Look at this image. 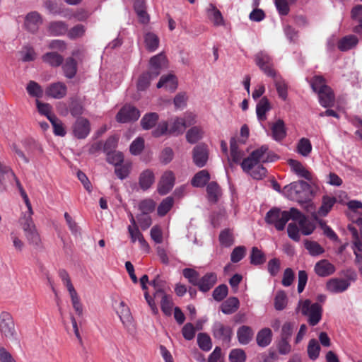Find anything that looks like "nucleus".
<instances>
[{
  "label": "nucleus",
  "instance_id": "nucleus-1",
  "mask_svg": "<svg viewBox=\"0 0 362 362\" xmlns=\"http://www.w3.org/2000/svg\"><path fill=\"white\" fill-rule=\"evenodd\" d=\"M291 219L294 222L288 225L287 233L288 237L296 242L300 240V233L303 235H309L315 229V224L303 214L298 209L291 208Z\"/></svg>",
  "mask_w": 362,
  "mask_h": 362
},
{
  "label": "nucleus",
  "instance_id": "nucleus-2",
  "mask_svg": "<svg viewBox=\"0 0 362 362\" xmlns=\"http://www.w3.org/2000/svg\"><path fill=\"white\" fill-rule=\"evenodd\" d=\"M296 311H300L303 315L307 316L311 326L316 325L322 318V306L317 303L312 304L308 299L299 300Z\"/></svg>",
  "mask_w": 362,
  "mask_h": 362
},
{
  "label": "nucleus",
  "instance_id": "nucleus-3",
  "mask_svg": "<svg viewBox=\"0 0 362 362\" xmlns=\"http://www.w3.org/2000/svg\"><path fill=\"white\" fill-rule=\"evenodd\" d=\"M310 185L305 181L293 182L284 188V193L291 199L301 202L309 199Z\"/></svg>",
  "mask_w": 362,
  "mask_h": 362
},
{
  "label": "nucleus",
  "instance_id": "nucleus-4",
  "mask_svg": "<svg viewBox=\"0 0 362 362\" xmlns=\"http://www.w3.org/2000/svg\"><path fill=\"white\" fill-rule=\"evenodd\" d=\"M272 161H274V159H269L268 147L262 146L253 151L249 157L243 159L241 162V167L244 171H248L252 167H256L258 163Z\"/></svg>",
  "mask_w": 362,
  "mask_h": 362
},
{
  "label": "nucleus",
  "instance_id": "nucleus-5",
  "mask_svg": "<svg viewBox=\"0 0 362 362\" xmlns=\"http://www.w3.org/2000/svg\"><path fill=\"white\" fill-rule=\"evenodd\" d=\"M290 219H291V208L289 211L272 209L267 213L265 216L266 222L274 225L278 230H283Z\"/></svg>",
  "mask_w": 362,
  "mask_h": 362
},
{
  "label": "nucleus",
  "instance_id": "nucleus-6",
  "mask_svg": "<svg viewBox=\"0 0 362 362\" xmlns=\"http://www.w3.org/2000/svg\"><path fill=\"white\" fill-rule=\"evenodd\" d=\"M59 276L62 279L63 284L66 286L72 303L73 308L78 316L83 315V305L80 301L79 297L76 291L75 290L69 274L65 270L59 272Z\"/></svg>",
  "mask_w": 362,
  "mask_h": 362
},
{
  "label": "nucleus",
  "instance_id": "nucleus-7",
  "mask_svg": "<svg viewBox=\"0 0 362 362\" xmlns=\"http://www.w3.org/2000/svg\"><path fill=\"white\" fill-rule=\"evenodd\" d=\"M0 333L1 336L8 339H16L15 323L12 315L7 312L0 314Z\"/></svg>",
  "mask_w": 362,
  "mask_h": 362
},
{
  "label": "nucleus",
  "instance_id": "nucleus-8",
  "mask_svg": "<svg viewBox=\"0 0 362 362\" xmlns=\"http://www.w3.org/2000/svg\"><path fill=\"white\" fill-rule=\"evenodd\" d=\"M255 60L256 64L266 75L272 78L276 76V71L273 69L272 59L266 52L261 51L258 52L255 57Z\"/></svg>",
  "mask_w": 362,
  "mask_h": 362
},
{
  "label": "nucleus",
  "instance_id": "nucleus-9",
  "mask_svg": "<svg viewBox=\"0 0 362 362\" xmlns=\"http://www.w3.org/2000/svg\"><path fill=\"white\" fill-rule=\"evenodd\" d=\"M117 313L127 332L130 334H134L136 331L134 319L129 307L124 303V301H121L119 303V307L117 308Z\"/></svg>",
  "mask_w": 362,
  "mask_h": 362
},
{
  "label": "nucleus",
  "instance_id": "nucleus-10",
  "mask_svg": "<svg viewBox=\"0 0 362 362\" xmlns=\"http://www.w3.org/2000/svg\"><path fill=\"white\" fill-rule=\"evenodd\" d=\"M140 117L137 108L130 105L123 106L116 115V120L120 123H127L136 121Z\"/></svg>",
  "mask_w": 362,
  "mask_h": 362
},
{
  "label": "nucleus",
  "instance_id": "nucleus-11",
  "mask_svg": "<svg viewBox=\"0 0 362 362\" xmlns=\"http://www.w3.org/2000/svg\"><path fill=\"white\" fill-rule=\"evenodd\" d=\"M72 131L76 138L85 139L90 132V124L86 118L80 117L73 124Z\"/></svg>",
  "mask_w": 362,
  "mask_h": 362
},
{
  "label": "nucleus",
  "instance_id": "nucleus-12",
  "mask_svg": "<svg viewBox=\"0 0 362 362\" xmlns=\"http://www.w3.org/2000/svg\"><path fill=\"white\" fill-rule=\"evenodd\" d=\"M175 182L174 173L167 170L163 173L158 184V192L160 194H168L173 187Z\"/></svg>",
  "mask_w": 362,
  "mask_h": 362
},
{
  "label": "nucleus",
  "instance_id": "nucleus-13",
  "mask_svg": "<svg viewBox=\"0 0 362 362\" xmlns=\"http://www.w3.org/2000/svg\"><path fill=\"white\" fill-rule=\"evenodd\" d=\"M167 65L166 57L163 53H160L151 58L148 72L152 74L153 77H157L160 74L161 69L167 68Z\"/></svg>",
  "mask_w": 362,
  "mask_h": 362
},
{
  "label": "nucleus",
  "instance_id": "nucleus-14",
  "mask_svg": "<svg viewBox=\"0 0 362 362\" xmlns=\"http://www.w3.org/2000/svg\"><path fill=\"white\" fill-rule=\"evenodd\" d=\"M350 283L348 280L340 278H332L326 283V289L332 293H342L348 289Z\"/></svg>",
  "mask_w": 362,
  "mask_h": 362
},
{
  "label": "nucleus",
  "instance_id": "nucleus-15",
  "mask_svg": "<svg viewBox=\"0 0 362 362\" xmlns=\"http://www.w3.org/2000/svg\"><path fill=\"white\" fill-rule=\"evenodd\" d=\"M193 162L199 168L204 166L209 157V151L204 145H198L193 148Z\"/></svg>",
  "mask_w": 362,
  "mask_h": 362
},
{
  "label": "nucleus",
  "instance_id": "nucleus-16",
  "mask_svg": "<svg viewBox=\"0 0 362 362\" xmlns=\"http://www.w3.org/2000/svg\"><path fill=\"white\" fill-rule=\"evenodd\" d=\"M335 267L327 259L318 261L314 267L315 274L320 277H325L333 274L335 272Z\"/></svg>",
  "mask_w": 362,
  "mask_h": 362
},
{
  "label": "nucleus",
  "instance_id": "nucleus-17",
  "mask_svg": "<svg viewBox=\"0 0 362 362\" xmlns=\"http://www.w3.org/2000/svg\"><path fill=\"white\" fill-rule=\"evenodd\" d=\"M195 122L194 119L192 117L189 120L186 121L183 118H176L170 124L169 133L174 135L182 134L186 127Z\"/></svg>",
  "mask_w": 362,
  "mask_h": 362
},
{
  "label": "nucleus",
  "instance_id": "nucleus-18",
  "mask_svg": "<svg viewBox=\"0 0 362 362\" xmlns=\"http://www.w3.org/2000/svg\"><path fill=\"white\" fill-rule=\"evenodd\" d=\"M213 334L215 338L228 342L230 340L232 329L221 322H216L213 327Z\"/></svg>",
  "mask_w": 362,
  "mask_h": 362
},
{
  "label": "nucleus",
  "instance_id": "nucleus-19",
  "mask_svg": "<svg viewBox=\"0 0 362 362\" xmlns=\"http://www.w3.org/2000/svg\"><path fill=\"white\" fill-rule=\"evenodd\" d=\"M67 88L62 82H56L50 84L47 90L46 94L53 98L60 99L66 95Z\"/></svg>",
  "mask_w": 362,
  "mask_h": 362
},
{
  "label": "nucleus",
  "instance_id": "nucleus-20",
  "mask_svg": "<svg viewBox=\"0 0 362 362\" xmlns=\"http://www.w3.org/2000/svg\"><path fill=\"white\" fill-rule=\"evenodd\" d=\"M319 102L324 107H332L334 104V95L331 88L324 87V89L317 90Z\"/></svg>",
  "mask_w": 362,
  "mask_h": 362
},
{
  "label": "nucleus",
  "instance_id": "nucleus-21",
  "mask_svg": "<svg viewBox=\"0 0 362 362\" xmlns=\"http://www.w3.org/2000/svg\"><path fill=\"white\" fill-rule=\"evenodd\" d=\"M127 230L130 235L131 241L133 243H134L136 241H138L141 247L146 252H148L150 250L149 245L144 239L142 233L139 229V227L128 226Z\"/></svg>",
  "mask_w": 362,
  "mask_h": 362
},
{
  "label": "nucleus",
  "instance_id": "nucleus-22",
  "mask_svg": "<svg viewBox=\"0 0 362 362\" xmlns=\"http://www.w3.org/2000/svg\"><path fill=\"white\" fill-rule=\"evenodd\" d=\"M42 23V18L37 12H30L25 17V27L31 33L36 32Z\"/></svg>",
  "mask_w": 362,
  "mask_h": 362
},
{
  "label": "nucleus",
  "instance_id": "nucleus-23",
  "mask_svg": "<svg viewBox=\"0 0 362 362\" xmlns=\"http://www.w3.org/2000/svg\"><path fill=\"white\" fill-rule=\"evenodd\" d=\"M67 31L68 25L62 21H52L47 25V32L52 36H62Z\"/></svg>",
  "mask_w": 362,
  "mask_h": 362
},
{
  "label": "nucleus",
  "instance_id": "nucleus-24",
  "mask_svg": "<svg viewBox=\"0 0 362 362\" xmlns=\"http://www.w3.org/2000/svg\"><path fill=\"white\" fill-rule=\"evenodd\" d=\"M157 88H164L165 90L173 92L177 88V80L172 74L162 76L157 83Z\"/></svg>",
  "mask_w": 362,
  "mask_h": 362
},
{
  "label": "nucleus",
  "instance_id": "nucleus-25",
  "mask_svg": "<svg viewBox=\"0 0 362 362\" xmlns=\"http://www.w3.org/2000/svg\"><path fill=\"white\" fill-rule=\"evenodd\" d=\"M217 276L215 273L206 274L198 282L197 286L202 292L209 291L216 283Z\"/></svg>",
  "mask_w": 362,
  "mask_h": 362
},
{
  "label": "nucleus",
  "instance_id": "nucleus-26",
  "mask_svg": "<svg viewBox=\"0 0 362 362\" xmlns=\"http://www.w3.org/2000/svg\"><path fill=\"white\" fill-rule=\"evenodd\" d=\"M208 18L216 26L223 25L224 24L223 18L221 11L212 4H209L206 8Z\"/></svg>",
  "mask_w": 362,
  "mask_h": 362
},
{
  "label": "nucleus",
  "instance_id": "nucleus-27",
  "mask_svg": "<svg viewBox=\"0 0 362 362\" xmlns=\"http://www.w3.org/2000/svg\"><path fill=\"white\" fill-rule=\"evenodd\" d=\"M155 181V175L152 170L146 169L139 175V184L143 190L149 189Z\"/></svg>",
  "mask_w": 362,
  "mask_h": 362
},
{
  "label": "nucleus",
  "instance_id": "nucleus-28",
  "mask_svg": "<svg viewBox=\"0 0 362 362\" xmlns=\"http://www.w3.org/2000/svg\"><path fill=\"white\" fill-rule=\"evenodd\" d=\"M272 137L276 141H281L286 136L285 124L282 119H278L271 126Z\"/></svg>",
  "mask_w": 362,
  "mask_h": 362
},
{
  "label": "nucleus",
  "instance_id": "nucleus-29",
  "mask_svg": "<svg viewBox=\"0 0 362 362\" xmlns=\"http://www.w3.org/2000/svg\"><path fill=\"white\" fill-rule=\"evenodd\" d=\"M254 332L251 327L246 325L240 327L237 330V337L240 344H247L252 339Z\"/></svg>",
  "mask_w": 362,
  "mask_h": 362
},
{
  "label": "nucleus",
  "instance_id": "nucleus-30",
  "mask_svg": "<svg viewBox=\"0 0 362 362\" xmlns=\"http://www.w3.org/2000/svg\"><path fill=\"white\" fill-rule=\"evenodd\" d=\"M272 339V332L269 328L260 329L256 336L257 344L260 347L269 346Z\"/></svg>",
  "mask_w": 362,
  "mask_h": 362
},
{
  "label": "nucleus",
  "instance_id": "nucleus-31",
  "mask_svg": "<svg viewBox=\"0 0 362 362\" xmlns=\"http://www.w3.org/2000/svg\"><path fill=\"white\" fill-rule=\"evenodd\" d=\"M288 163L292 170L298 176L304 177L308 180L312 179L310 173L298 160L291 159Z\"/></svg>",
  "mask_w": 362,
  "mask_h": 362
},
{
  "label": "nucleus",
  "instance_id": "nucleus-32",
  "mask_svg": "<svg viewBox=\"0 0 362 362\" xmlns=\"http://www.w3.org/2000/svg\"><path fill=\"white\" fill-rule=\"evenodd\" d=\"M62 69L66 78H73L77 72V62L73 57L66 58Z\"/></svg>",
  "mask_w": 362,
  "mask_h": 362
},
{
  "label": "nucleus",
  "instance_id": "nucleus-33",
  "mask_svg": "<svg viewBox=\"0 0 362 362\" xmlns=\"http://www.w3.org/2000/svg\"><path fill=\"white\" fill-rule=\"evenodd\" d=\"M45 63L48 64L52 67H57L62 64L64 58L62 55L55 52H47L42 57Z\"/></svg>",
  "mask_w": 362,
  "mask_h": 362
},
{
  "label": "nucleus",
  "instance_id": "nucleus-34",
  "mask_svg": "<svg viewBox=\"0 0 362 362\" xmlns=\"http://www.w3.org/2000/svg\"><path fill=\"white\" fill-rule=\"evenodd\" d=\"M230 157L228 158V161L240 162L244 156V152L238 148L237 141L234 138H232L230 141Z\"/></svg>",
  "mask_w": 362,
  "mask_h": 362
},
{
  "label": "nucleus",
  "instance_id": "nucleus-35",
  "mask_svg": "<svg viewBox=\"0 0 362 362\" xmlns=\"http://www.w3.org/2000/svg\"><path fill=\"white\" fill-rule=\"evenodd\" d=\"M239 304V300L236 297H230L221 304V309L224 314H232L238 310Z\"/></svg>",
  "mask_w": 362,
  "mask_h": 362
},
{
  "label": "nucleus",
  "instance_id": "nucleus-36",
  "mask_svg": "<svg viewBox=\"0 0 362 362\" xmlns=\"http://www.w3.org/2000/svg\"><path fill=\"white\" fill-rule=\"evenodd\" d=\"M336 202L337 199L334 197H329L327 195L323 196L322 205L319 208L317 214L320 216H325L333 207Z\"/></svg>",
  "mask_w": 362,
  "mask_h": 362
},
{
  "label": "nucleus",
  "instance_id": "nucleus-37",
  "mask_svg": "<svg viewBox=\"0 0 362 362\" xmlns=\"http://www.w3.org/2000/svg\"><path fill=\"white\" fill-rule=\"evenodd\" d=\"M210 175L206 170L199 171L192 179L191 184L195 187H202L209 180Z\"/></svg>",
  "mask_w": 362,
  "mask_h": 362
},
{
  "label": "nucleus",
  "instance_id": "nucleus-38",
  "mask_svg": "<svg viewBox=\"0 0 362 362\" xmlns=\"http://www.w3.org/2000/svg\"><path fill=\"white\" fill-rule=\"evenodd\" d=\"M271 109V105L269 100L264 97L262 98L257 105L256 112L257 118L259 120L266 119V112Z\"/></svg>",
  "mask_w": 362,
  "mask_h": 362
},
{
  "label": "nucleus",
  "instance_id": "nucleus-39",
  "mask_svg": "<svg viewBox=\"0 0 362 362\" xmlns=\"http://www.w3.org/2000/svg\"><path fill=\"white\" fill-rule=\"evenodd\" d=\"M144 44L148 51L154 52L158 47L159 38L155 33H147L144 35Z\"/></svg>",
  "mask_w": 362,
  "mask_h": 362
},
{
  "label": "nucleus",
  "instance_id": "nucleus-40",
  "mask_svg": "<svg viewBox=\"0 0 362 362\" xmlns=\"http://www.w3.org/2000/svg\"><path fill=\"white\" fill-rule=\"evenodd\" d=\"M358 38L355 35H347L343 37L338 43V48L341 51H347L358 44Z\"/></svg>",
  "mask_w": 362,
  "mask_h": 362
},
{
  "label": "nucleus",
  "instance_id": "nucleus-41",
  "mask_svg": "<svg viewBox=\"0 0 362 362\" xmlns=\"http://www.w3.org/2000/svg\"><path fill=\"white\" fill-rule=\"evenodd\" d=\"M206 192L209 200L212 202H216L221 196V190L215 182H211L207 185Z\"/></svg>",
  "mask_w": 362,
  "mask_h": 362
},
{
  "label": "nucleus",
  "instance_id": "nucleus-42",
  "mask_svg": "<svg viewBox=\"0 0 362 362\" xmlns=\"http://www.w3.org/2000/svg\"><path fill=\"white\" fill-rule=\"evenodd\" d=\"M158 298H160V308L163 313L166 315H170L173 306L172 298L165 293L160 294Z\"/></svg>",
  "mask_w": 362,
  "mask_h": 362
},
{
  "label": "nucleus",
  "instance_id": "nucleus-43",
  "mask_svg": "<svg viewBox=\"0 0 362 362\" xmlns=\"http://www.w3.org/2000/svg\"><path fill=\"white\" fill-rule=\"evenodd\" d=\"M304 246L312 256H318L325 252L323 247L315 241L305 240L304 241Z\"/></svg>",
  "mask_w": 362,
  "mask_h": 362
},
{
  "label": "nucleus",
  "instance_id": "nucleus-44",
  "mask_svg": "<svg viewBox=\"0 0 362 362\" xmlns=\"http://www.w3.org/2000/svg\"><path fill=\"white\" fill-rule=\"evenodd\" d=\"M204 134L203 129L199 127H193L186 134V139L188 142L194 144L200 140Z\"/></svg>",
  "mask_w": 362,
  "mask_h": 362
},
{
  "label": "nucleus",
  "instance_id": "nucleus-45",
  "mask_svg": "<svg viewBox=\"0 0 362 362\" xmlns=\"http://www.w3.org/2000/svg\"><path fill=\"white\" fill-rule=\"evenodd\" d=\"M158 120V115L156 112L145 115L141 120V125L144 129H149L155 126Z\"/></svg>",
  "mask_w": 362,
  "mask_h": 362
},
{
  "label": "nucleus",
  "instance_id": "nucleus-46",
  "mask_svg": "<svg viewBox=\"0 0 362 362\" xmlns=\"http://www.w3.org/2000/svg\"><path fill=\"white\" fill-rule=\"evenodd\" d=\"M266 257L264 253L257 247H253L250 254V262L254 265H259L264 263Z\"/></svg>",
  "mask_w": 362,
  "mask_h": 362
},
{
  "label": "nucleus",
  "instance_id": "nucleus-47",
  "mask_svg": "<svg viewBox=\"0 0 362 362\" xmlns=\"http://www.w3.org/2000/svg\"><path fill=\"white\" fill-rule=\"evenodd\" d=\"M219 241L221 245L230 247L234 243V237L231 230L225 229L219 235Z\"/></svg>",
  "mask_w": 362,
  "mask_h": 362
},
{
  "label": "nucleus",
  "instance_id": "nucleus-48",
  "mask_svg": "<svg viewBox=\"0 0 362 362\" xmlns=\"http://www.w3.org/2000/svg\"><path fill=\"white\" fill-rule=\"evenodd\" d=\"M307 351L308 356L311 360H315L318 358L320 346L315 339H312L309 341Z\"/></svg>",
  "mask_w": 362,
  "mask_h": 362
},
{
  "label": "nucleus",
  "instance_id": "nucleus-49",
  "mask_svg": "<svg viewBox=\"0 0 362 362\" xmlns=\"http://www.w3.org/2000/svg\"><path fill=\"white\" fill-rule=\"evenodd\" d=\"M150 284L154 288L155 292L153 293V297L158 298L160 294L165 293V281L160 278L158 274L155 279L150 282Z\"/></svg>",
  "mask_w": 362,
  "mask_h": 362
},
{
  "label": "nucleus",
  "instance_id": "nucleus-50",
  "mask_svg": "<svg viewBox=\"0 0 362 362\" xmlns=\"http://www.w3.org/2000/svg\"><path fill=\"white\" fill-rule=\"evenodd\" d=\"M174 204L173 198L168 197L165 198L159 204L157 212L160 216H165L173 207Z\"/></svg>",
  "mask_w": 362,
  "mask_h": 362
},
{
  "label": "nucleus",
  "instance_id": "nucleus-51",
  "mask_svg": "<svg viewBox=\"0 0 362 362\" xmlns=\"http://www.w3.org/2000/svg\"><path fill=\"white\" fill-rule=\"evenodd\" d=\"M312 150V145L309 139L302 138L299 140L297 146L298 153L303 156H308Z\"/></svg>",
  "mask_w": 362,
  "mask_h": 362
},
{
  "label": "nucleus",
  "instance_id": "nucleus-52",
  "mask_svg": "<svg viewBox=\"0 0 362 362\" xmlns=\"http://www.w3.org/2000/svg\"><path fill=\"white\" fill-rule=\"evenodd\" d=\"M131 167L132 165L129 162L119 164V165L115 166V173L118 178L124 180L129 175Z\"/></svg>",
  "mask_w": 362,
  "mask_h": 362
},
{
  "label": "nucleus",
  "instance_id": "nucleus-53",
  "mask_svg": "<svg viewBox=\"0 0 362 362\" xmlns=\"http://www.w3.org/2000/svg\"><path fill=\"white\" fill-rule=\"evenodd\" d=\"M245 172L255 180H262L267 175V169L260 163H258L256 167H252L250 170Z\"/></svg>",
  "mask_w": 362,
  "mask_h": 362
},
{
  "label": "nucleus",
  "instance_id": "nucleus-54",
  "mask_svg": "<svg viewBox=\"0 0 362 362\" xmlns=\"http://www.w3.org/2000/svg\"><path fill=\"white\" fill-rule=\"evenodd\" d=\"M86 33V28L81 24L76 25L71 28L70 30L68 29L67 36L71 40H75L83 36Z\"/></svg>",
  "mask_w": 362,
  "mask_h": 362
},
{
  "label": "nucleus",
  "instance_id": "nucleus-55",
  "mask_svg": "<svg viewBox=\"0 0 362 362\" xmlns=\"http://www.w3.org/2000/svg\"><path fill=\"white\" fill-rule=\"evenodd\" d=\"M107 161L115 166L119 165L124 162V155L119 151L108 152L107 153Z\"/></svg>",
  "mask_w": 362,
  "mask_h": 362
},
{
  "label": "nucleus",
  "instance_id": "nucleus-56",
  "mask_svg": "<svg viewBox=\"0 0 362 362\" xmlns=\"http://www.w3.org/2000/svg\"><path fill=\"white\" fill-rule=\"evenodd\" d=\"M287 305V296L284 291H278L274 298V308L277 310H281Z\"/></svg>",
  "mask_w": 362,
  "mask_h": 362
},
{
  "label": "nucleus",
  "instance_id": "nucleus-57",
  "mask_svg": "<svg viewBox=\"0 0 362 362\" xmlns=\"http://www.w3.org/2000/svg\"><path fill=\"white\" fill-rule=\"evenodd\" d=\"M156 203L151 199L142 200L139 204V209L142 212V214L148 215L154 211Z\"/></svg>",
  "mask_w": 362,
  "mask_h": 362
},
{
  "label": "nucleus",
  "instance_id": "nucleus-58",
  "mask_svg": "<svg viewBox=\"0 0 362 362\" xmlns=\"http://www.w3.org/2000/svg\"><path fill=\"white\" fill-rule=\"evenodd\" d=\"M156 77H153L152 74L149 72L144 73L139 78L137 82V88L139 90H146L150 85V82Z\"/></svg>",
  "mask_w": 362,
  "mask_h": 362
},
{
  "label": "nucleus",
  "instance_id": "nucleus-59",
  "mask_svg": "<svg viewBox=\"0 0 362 362\" xmlns=\"http://www.w3.org/2000/svg\"><path fill=\"white\" fill-rule=\"evenodd\" d=\"M197 343L200 349L208 351L211 349V341L206 334L200 333L197 336Z\"/></svg>",
  "mask_w": 362,
  "mask_h": 362
},
{
  "label": "nucleus",
  "instance_id": "nucleus-60",
  "mask_svg": "<svg viewBox=\"0 0 362 362\" xmlns=\"http://www.w3.org/2000/svg\"><path fill=\"white\" fill-rule=\"evenodd\" d=\"M277 93L281 98L285 100L287 98V86L280 77L276 76L274 78Z\"/></svg>",
  "mask_w": 362,
  "mask_h": 362
},
{
  "label": "nucleus",
  "instance_id": "nucleus-61",
  "mask_svg": "<svg viewBox=\"0 0 362 362\" xmlns=\"http://www.w3.org/2000/svg\"><path fill=\"white\" fill-rule=\"evenodd\" d=\"M182 274L185 278L188 279L189 283L194 286L197 285L199 281V274L196 270L190 268H186L183 269Z\"/></svg>",
  "mask_w": 362,
  "mask_h": 362
},
{
  "label": "nucleus",
  "instance_id": "nucleus-62",
  "mask_svg": "<svg viewBox=\"0 0 362 362\" xmlns=\"http://www.w3.org/2000/svg\"><path fill=\"white\" fill-rule=\"evenodd\" d=\"M25 235L28 241L33 245H39L40 243V235L37 233L36 226L24 231Z\"/></svg>",
  "mask_w": 362,
  "mask_h": 362
},
{
  "label": "nucleus",
  "instance_id": "nucleus-63",
  "mask_svg": "<svg viewBox=\"0 0 362 362\" xmlns=\"http://www.w3.org/2000/svg\"><path fill=\"white\" fill-rule=\"evenodd\" d=\"M144 148V140L141 137L136 138L132 141L129 147V151L132 155L140 154Z\"/></svg>",
  "mask_w": 362,
  "mask_h": 362
},
{
  "label": "nucleus",
  "instance_id": "nucleus-64",
  "mask_svg": "<svg viewBox=\"0 0 362 362\" xmlns=\"http://www.w3.org/2000/svg\"><path fill=\"white\" fill-rule=\"evenodd\" d=\"M229 360L230 362H245L246 354L242 349H233L229 354Z\"/></svg>",
  "mask_w": 362,
  "mask_h": 362
}]
</instances>
